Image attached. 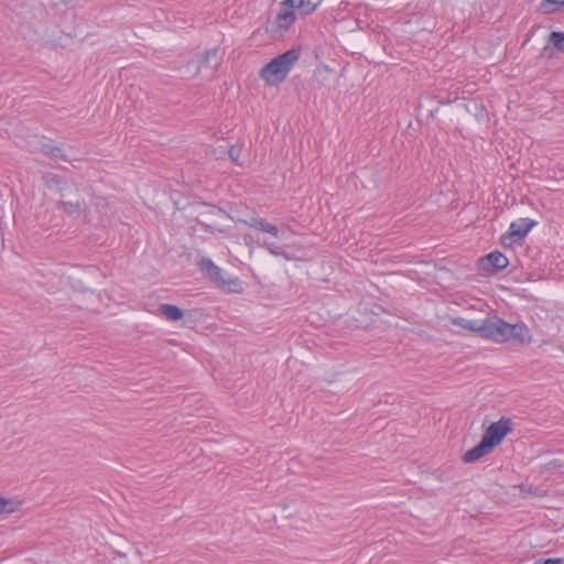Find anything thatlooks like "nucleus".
Listing matches in <instances>:
<instances>
[{
	"instance_id": "obj_3",
	"label": "nucleus",
	"mask_w": 564,
	"mask_h": 564,
	"mask_svg": "<svg viewBox=\"0 0 564 564\" xmlns=\"http://www.w3.org/2000/svg\"><path fill=\"white\" fill-rule=\"evenodd\" d=\"M199 270L204 273L206 278L210 282H213L217 288L228 292V293H242L243 286L242 282L238 279H225L223 276V271L219 267H217L212 259L203 257L198 263Z\"/></svg>"
},
{
	"instance_id": "obj_4",
	"label": "nucleus",
	"mask_w": 564,
	"mask_h": 564,
	"mask_svg": "<svg viewBox=\"0 0 564 564\" xmlns=\"http://www.w3.org/2000/svg\"><path fill=\"white\" fill-rule=\"evenodd\" d=\"M296 20V8L294 1L284 0L280 3L279 12L275 19L265 24V31L271 34L273 39L282 37Z\"/></svg>"
},
{
	"instance_id": "obj_5",
	"label": "nucleus",
	"mask_w": 564,
	"mask_h": 564,
	"mask_svg": "<svg viewBox=\"0 0 564 564\" xmlns=\"http://www.w3.org/2000/svg\"><path fill=\"white\" fill-rule=\"evenodd\" d=\"M538 221L530 218H519L510 224L509 230L500 238V243L505 248H511L514 243L521 245L528 234Z\"/></svg>"
},
{
	"instance_id": "obj_12",
	"label": "nucleus",
	"mask_w": 564,
	"mask_h": 564,
	"mask_svg": "<svg viewBox=\"0 0 564 564\" xmlns=\"http://www.w3.org/2000/svg\"><path fill=\"white\" fill-rule=\"evenodd\" d=\"M42 181L50 191H55L63 194L64 189L67 188V181L64 177L51 172L44 173L42 175Z\"/></svg>"
},
{
	"instance_id": "obj_19",
	"label": "nucleus",
	"mask_w": 564,
	"mask_h": 564,
	"mask_svg": "<svg viewBox=\"0 0 564 564\" xmlns=\"http://www.w3.org/2000/svg\"><path fill=\"white\" fill-rule=\"evenodd\" d=\"M519 488L522 494H529L534 497H544L546 495L543 488L533 485L521 484Z\"/></svg>"
},
{
	"instance_id": "obj_6",
	"label": "nucleus",
	"mask_w": 564,
	"mask_h": 564,
	"mask_svg": "<svg viewBox=\"0 0 564 564\" xmlns=\"http://www.w3.org/2000/svg\"><path fill=\"white\" fill-rule=\"evenodd\" d=\"M512 430L513 421L510 417L502 416L486 429L481 440L488 444L491 449H495Z\"/></svg>"
},
{
	"instance_id": "obj_17",
	"label": "nucleus",
	"mask_w": 564,
	"mask_h": 564,
	"mask_svg": "<svg viewBox=\"0 0 564 564\" xmlns=\"http://www.w3.org/2000/svg\"><path fill=\"white\" fill-rule=\"evenodd\" d=\"M564 8V0H542L539 10L543 14H552Z\"/></svg>"
},
{
	"instance_id": "obj_2",
	"label": "nucleus",
	"mask_w": 564,
	"mask_h": 564,
	"mask_svg": "<svg viewBox=\"0 0 564 564\" xmlns=\"http://www.w3.org/2000/svg\"><path fill=\"white\" fill-rule=\"evenodd\" d=\"M301 48L292 47L279 54L268 62L260 70V77L269 86H278L283 83L294 64L300 59Z\"/></svg>"
},
{
	"instance_id": "obj_22",
	"label": "nucleus",
	"mask_w": 564,
	"mask_h": 564,
	"mask_svg": "<svg viewBox=\"0 0 564 564\" xmlns=\"http://www.w3.org/2000/svg\"><path fill=\"white\" fill-rule=\"evenodd\" d=\"M539 562L541 564H562L563 563V558H540Z\"/></svg>"
},
{
	"instance_id": "obj_8",
	"label": "nucleus",
	"mask_w": 564,
	"mask_h": 564,
	"mask_svg": "<svg viewBox=\"0 0 564 564\" xmlns=\"http://www.w3.org/2000/svg\"><path fill=\"white\" fill-rule=\"evenodd\" d=\"M508 265V258L498 250L489 252L478 260L479 270L487 275L497 274L505 270Z\"/></svg>"
},
{
	"instance_id": "obj_15",
	"label": "nucleus",
	"mask_w": 564,
	"mask_h": 564,
	"mask_svg": "<svg viewBox=\"0 0 564 564\" xmlns=\"http://www.w3.org/2000/svg\"><path fill=\"white\" fill-rule=\"evenodd\" d=\"M41 151L44 155L50 158L51 160H62L68 162V156L64 152V150L59 147H56L52 143H43L41 147Z\"/></svg>"
},
{
	"instance_id": "obj_16",
	"label": "nucleus",
	"mask_w": 564,
	"mask_h": 564,
	"mask_svg": "<svg viewBox=\"0 0 564 564\" xmlns=\"http://www.w3.org/2000/svg\"><path fill=\"white\" fill-rule=\"evenodd\" d=\"M218 47H213L209 50H206L205 52L196 55V62H197V68L198 70L209 67L212 59L218 58Z\"/></svg>"
},
{
	"instance_id": "obj_21",
	"label": "nucleus",
	"mask_w": 564,
	"mask_h": 564,
	"mask_svg": "<svg viewBox=\"0 0 564 564\" xmlns=\"http://www.w3.org/2000/svg\"><path fill=\"white\" fill-rule=\"evenodd\" d=\"M264 247L271 254H274V256L281 254V248L273 242H264Z\"/></svg>"
},
{
	"instance_id": "obj_7",
	"label": "nucleus",
	"mask_w": 564,
	"mask_h": 564,
	"mask_svg": "<svg viewBox=\"0 0 564 564\" xmlns=\"http://www.w3.org/2000/svg\"><path fill=\"white\" fill-rule=\"evenodd\" d=\"M202 205L205 209L197 215L196 220L206 231L214 232L215 230H220L218 228V219L230 218L226 210L216 205L207 203H203Z\"/></svg>"
},
{
	"instance_id": "obj_1",
	"label": "nucleus",
	"mask_w": 564,
	"mask_h": 564,
	"mask_svg": "<svg viewBox=\"0 0 564 564\" xmlns=\"http://www.w3.org/2000/svg\"><path fill=\"white\" fill-rule=\"evenodd\" d=\"M453 324L496 343L514 341L524 345L531 340L530 330L524 323L509 324L498 316L485 319L457 317L453 319Z\"/></svg>"
},
{
	"instance_id": "obj_20",
	"label": "nucleus",
	"mask_w": 564,
	"mask_h": 564,
	"mask_svg": "<svg viewBox=\"0 0 564 564\" xmlns=\"http://www.w3.org/2000/svg\"><path fill=\"white\" fill-rule=\"evenodd\" d=\"M241 147L240 145H231L228 150V156L229 159L235 162V163H239V158H240V154H241Z\"/></svg>"
},
{
	"instance_id": "obj_13",
	"label": "nucleus",
	"mask_w": 564,
	"mask_h": 564,
	"mask_svg": "<svg viewBox=\"0 0 564 564\" xmlns=\"http://www.w3.org/2000/svg\"><path fill=\"white\" fill-rule=\"evenodd\" d=\"M243 223L250 228L259 229L275 237L280 232L278 226L268 223L264 218L252 217L250 220H243Z\"/></svg>"
},
{
	"instance_id": "obj_24",
	"label": "nucleus",
	"mask_w": 564,
	"mask_h": 564,
	"mask_svg": "<svg viewBox=\"0 0 564 564\" xmlns=\"http://www.w3.org/2000/svg\"><path fill=\"white\" fill-rule=\"evenodd\" d=\"M534 564H541V563H540V562H539V560H538Z\"/></svg>"
},
{
	"instance_id": "obj_18",
	"label": "nucleus",
	"mask_w": 564,
	"mask_h": 564,
	"mask_svg": "<svg viewBox=\"0 0 564 564\" xmlns=\"http://www.w3.org/2000/svg\"><path fill=\"white\" fill-rule=\"evenodd\" d=\"M57 208L62 209L63 212L67 213L68 215H78L82 209V205L79 202L72 203V202H65V200H58L57 202Z\"/></svg>"
},
{
	"instance_id": "obj_23",
	"label": "nucleus",
	"mask_w": 564,
	"mask_h": 564,
	"mask_svg": "<svg viewBox=\"0 0 564 564\" xmlns=\"http://www.w3.org/2000/svg\"><path fill=\"white\" fill-rule=\"evenodd\" d=\"M436 111H437V109L431 110L429 117H434Z\"/></svg>"
},
{
	"instance_id": "obj_14",
	"label": "nucleus",
	"mask_w": 564,
	"mask_h": 564,
	"mask_svg": "<svg viewBox=\"0 0 564 564\" xmlns=\"http://www.w3.org/2000/svg\"><path fill=\"white\" fill-rule=\"evenodd\" d=\"M23 505V500L18 498H4L2 497V528L7 527L4 520L9 514L20 512Z\"/></svg>"
},
{
	"instance_id": "obj_11",
	"label": "nucleus",
	"mask_w": 564,
	"mask_h": 564,
	"mask_svg": "<svg viewBox=\"0 0 564 564\" xmlns=\"http://www.w3.org/2000/svg\"><path fill=\"white\" fill-rule=\"evenodd\" d=\"M494 449L490 448V446H488V444H486L481 438L479 441L478 444H476L474 447H471L470 449H468L464 455H463V462L465 464H471V463H475L477 460H479L481 457H484L485 455L491 453Z\"/></svg>"
},
{
	"instance_id": "obj_10",
	"label": "nucleus",
	"mask_w": 564,
	"mask_h": 564,
	"mask_svg": "<svg viewBox=\"0 0 564 564\" xmlns=\"http://www.w3.org/2000/svg\"><path fill=\"white\" fill-rule=\"evenodd\" d=\"M557 53H564V31H551L546 44L541 51V57L551 59Z\"/></svg>"
},
{
	"instance_id": "obj_9",
	"label": "nucleus",
	"mask_w": 564,
	"mask_h": 564,
	"mask_svg": "<svg viewBox=\"0 0 564 564\" xmlns=\"http://www.w3.org/2000/svg\"><path fill=\"white\" fill-rule=\"evenodd\" d=\"M158 315L164 316L170 322H178L183 321V324L186 325L188 323L194 322L192 311H183L181 307L174 304H161L158 307Z\"/></svg>"
}]
</instances>
